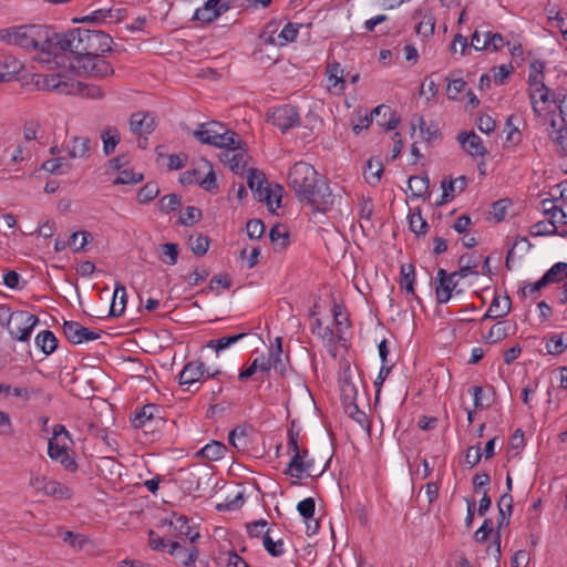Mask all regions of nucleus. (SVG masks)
I'll return each instance as SVG.
<instances>
[{
	"instance_id": "1",
	"label": "nucleus",
	"mask_w": 567,
	"mask_h": 567,
	"mask_svg": "<svg viewBox=\"0 0 567 567\" xmlns=\"http://www.w3.org/2000/svg\"><path fill=\"white\" fill-rule=\"evenodd\" d=\"M112 38L100 30L74 28L55 33L54 60L68 58L70 68L79 75L105 78L114 73L103 54L111 50Z\"/></svg>"
},
{
	"instance_id": "2",
	"label": "nucleus",
	"mask_w": 567,
	"mask_h": 567,
	"mask_svg": "<svg viewBox=\"0 0 567 567\" xmlns=\"http://www.w3.org/2000/svg\"><path fill=\"white\" fill-rule=\"evenodd\" d=\"M288 185L300 202L311 205L316 212L327 213L334 205L336 196L326 179L320 177L315 167L306 162H297L290 168Z\"/></svg>"
},
{
	"instance_id": "3",
	"label": "nucleus",
	"mask_w": 567,
	"mask_h": 567,
	"mask_svg": "<svg viewBox=\"0 0 567 567\" xmlns=\"http://www.w3.org/2000/svg\"><path fill=\"white\" fill-rule=\"evenodd\" d=\"M0 41L28 51H38L39 60L50 62L54 59L55 32L40 24H25L0 30Z\"/></svg>"
},
{
	"instance_id": "4",
	"label": "nucleus",
	"mask_w": 567,
	"mask_h": 567,
	"mask_svg": "<svg viewBox=\"0 0 567 567\" xmlns=\"http://www.w3.org/2000/svg\"><path fill=\"white\" fill-rule=\"evenodd\" d=\"M194 136L203 144L219 148H233L241 144L239 135L219 122L203 123L194 132Z\"/></svg>"
},
{
	"instance_id": "5",
	"label": "nucleus",
	"mask_w": 567,
	"mask_h": 567,
	"mask_svg": "<svg viewBox=\"0 0 567 567\" xmlns=\"http://www.w3.org/2000/svg\"><path fill=\"white\" fill-rule=\"evenodd\" d=\"M131 424L134 429L143 430L144 433L158 432L165 424L163 409L156 404H145L131 415Z\"/></svg>"
},
{
	"instance_id": "6",
	"label": "nucleus",
	"mask_w": 567,
	"mask_h": 567,
	"mask_svg": "<svg viewBox=\"0 0 567 567\" xmlns=\"http://www.w3.org/2000/svg\"><path fill=\"white\" fill-rule=\"evenodd\" d=\"M220 373L221 371L218 369L209 372L204 362L194 360L184 365L178 375V381L181 385L186 386V390L195 392L199 389L197 385L198 383H202L209 378L215 379Z\"/></svg>"
},
{
	"instance_id": "7",
	"label": "nucleus",
	"mask_w": 567,
	"mask_h": 567,
	"mask_svg": "<svg viewBox=\"0 0 567 567\" xmlns=\"http://www.w3.org/2000/svg\"><path fill=\"white\" fill-rule=\"evenodd\" d=\"M247 183L257 200L265 202L271 210H274V204L279 206L280 196L276 195L270 189L262 172L252 168L249 169Z\"/></svg>"
},
{
	"instance_id": "8",
	"label": "nucleus",
	"mask_w": 567,
	"mask_h": 567,
	"mask_svg": "<svg viewBox=\"0 0 567 567\" xmlns=\"http://www.w3.org/2000/svg\"><path fill=\"white\" fill-rule=\"evenodd\" d=\"M40 322V319L28 311H14L12 326L7 327L10 337L20 342H28L31 338L34 327Z\"/></svg>"
},
{
	"instance_id": "9",
	"label": "nucleus",
	"mask_w": 567,
	"mask_h": 567,
	"mask_svg": "<svg viewBox=\"0 0 567 567\" xmlns=\"http://www.w3.org/2000/svg\"><path fill=\"white\" fill-rule=\"evenodd\" d=\"M268 121L282 133L300 125V114L298 109L290 104L275 107L268 115Z\"/></svg>"
},
{
	"instance_id": "10",
	"label": "nucleus",
	"mask_w": 567,
	"mask_h": 567,
	"mask_svg": "<svg viewBox=\"0 0 567 567\" xmlns=\"http://www.w3.org/2000/svg\"><path fill=\"white\" fill-rule=\"evenodd\" d=\"M313 466L315 460L309 456L307 449H302L292 454L284 474L300 480L305 474L312 476Z\"/></svg>"
},
{
	"instance_id": "11",
	"label": "nucleus",
	"mask_w": 567,
	"mask_h": 567,
	"mask_svg": "<svg viewBox=\"0 0 567 567\" xmlns=\"http://www.w3.org/2000/svg\"><path fill=\"white\" fill-rule=\"evenodd\" d=\"M30 485L42 492L44 495L53 496L60 499H70L73 495L72 489L68 486L56 482L48 480L44 476H32L30 480Z\"/></svg>"
},
{
	"instance_id": "12",
	"label": "nucleus",
	"mask_w": 567,
	"mask_h": 567,
	"mask_svg": "<svg viewBox=\"0 0 567 567\" xmlns=\"http://www.w3.org/2000/svg\"><path fill=\"white\" fill-rule=\"evenodd\" d=\"M62 329L65 338L73 344H81L84 342L97 340L103 332L102 330H89L78 321L73 320L64 321Z\"/></svg>"
},
{
	"instance_id": "13",
	"label": "nucleus",
	"mask_w": 567,
	"mask_h": 567,
	"mask_svg": "<svg viewBox=\"0 0 567 567\" xmlns=\"http://www.w3.org/2000/svg\"><path fill=\"white\" fill-rule=\"evenodd\" d=\"M37 85L42 90L54 91L60 94H74L75 83L69 81L60 73L39 75Z\"/></svg>"
},
{
	"instance_id": "14",
	"label": "nucleus",
	"mask_w": 567,
	"mask_h": 567,
	"mask_svg": "<svg viewBox=\"0 0 567 567\" xmlns=\"http://www.w3.org/2000/svg\"><path fill=\"white\" fill-rule=\"evenodd\" d=\"M553 95L551 90L545 82H539L538 85L528 84V97L536 116H540L543 111L547 109L549 102H553Z\"/></svg>"
},
{
	"instance_id": "15",
	"label": "nucleus",
	"mask_w": 567,
	"mask_h": 567,
	"mask_svg": "<svg viewBox=\"0 0 567 567\" xmlns=\"http://www.w3.org/2000/svg\"><path fill=\"white\" fill-rule=\"evenodd\" d=\"M48 455L51 460L59 462L69 472H75L78 470L73 453L69 451L65 443L49 440Z\"/></svg>"
},
{
	"instance_id": "16",
	"label": "nucleus",
	"mask_w": 567,
	"mask_h": 567,
	"mask_svg": "<svg viewBox=\"0 0 567 567\" xmlns=\"http://www.w3.org/2000/svg\"><path fill=\"white\" fill-rule=\"evenodd\" d=\"M457 286V280L455 277H452V274H449L444 269H439L436 274V287L435 295L439 303H447L452 298V292Z\"/></svg>"
},
{
	"instance_id": "17",
	"label": "nucleus",
	"mask_w": 567,
	"mask_h": 567,
	"mask_svg": "<svg viewBox=\"0 0 567 567\" xmlns=\"http://www.w3.org/2000/svg\"><path fill=\"white\" fill-rule=\"evenodd\" d=\"M224 163H227L230 171L237 175L245 172L248 154L241 147V144L234 145L233 148H226L220 156Z\"/></svg>"
},
{
	"instance_id": "18",
	"label": "nucleus",
	"mask_w": 567,
	"mask_h": 567,
	"mask_svg": "<svg viewBox=\"0 0 567 567\" xmlns=\"http://www.w3.org/2000/svg\"><path fill=\"white\" fill-rule=\"evenodd\" d=\"M156 125V118L154 114L150 112H135L130 117V128L134 134H151Z\"/></svg>"
},
{
	"instance_id": "19",
	"label": "nucleus",
	"mask_w": 567,
	"mask_h": 567,
	"mask_svg": "<svg viewBox=\"0 0 567 567\" xmlns=\"http://www.w3.org/2000/svg\"><path fill=\"white\" fill-rule=\"evenodd\" d=\"M457 141L460 142L462 150L473 157H484L487 153L482 138L474 132L460 133L457 135Z\"/></svg>"
},
{
	"instance_id": "20",
	"label": "nucleus",
	"mask_w": 567,
	"mask_h": 567,
	"mask_svg": "<svg viewBox=\"0 0 567 567\" xmlns=\"http://www.w3.org/2000/svg\"><path fill=\"white\" fill-rule=\"evenodd\" d=\"M371 121H377L379 125L388 131L394 130L400 123V117L386 105H379L371 112Z\"/></svg>"
},
{
	"instance_id": "21",
	"label": "nucleus",
	"mask_w": 567,
	"mask_h": 567,
	"mask_svg": "<svg viewBox=\"0 0 567 567\" xmlns=\"http://www.w3.org/2000/svg\"><path fill=\"white\" fill-rule=\"evenodd\" d=\"M168 554L178 558L185 567H190L198 558V549L195 546L184 548L177 542L169 543Z\"/></svg>"
},
{
	"instance_id": "22",
	"label": "nucleus",
	"mask_w": 567,
	"mask_h": 567,
	"mask_svg": "<svg viewBox=\"0 0 567 567\" xmlns=\"http://www.w3.org/2000/svg\"><path fill=\"white\" fill-rule=\"evenodd\" d=\"M92 235L91 233L83 230V231H75L71 235L70 239L68 241L56 239L54 243V249L55 251H62L68 246H72L74 248V251H82L84 250L86 244L89 240H91Z\"/></svg>"
},
{
	"instance_id": "23",
	"label": "nucleus",
	"mask_w": 567,
	"mask_h": 567,
	"mask_svg": "<svg viewBox=\"0 0 567 567\" xmlns=\"http://www.w3.org/2000/svg\"><path fill=\"white\" fill-rule=\"evenodd\" d=\"M91 138L87 136H73L68 146L70 158H89L91 155Z\"/></svg>"
},
{
	"instance_id": "24",
	"label": "nucleus",
	"mask_w": 567,
	"mask_h": 567,
	"mask_svg": "<svg viewBox=\"0 0 567 567\" xmlns=\"http://www.w3.org/2000/svg\"><path fill=\"white\" fill-rule=\"evenodd\" d=\"M467 186V179L465 176H458L455 179H443L441 187L443 190L442 199L437 203L439 205L450 202L455 197L456 194L462 193Z\"/></svg>"
},
{
	"instance_id": "25",
	"label": "nucleus",
	"mask_w": 567,
	"mask_h": 567,
	"mask_svg": "<svg viewBox=\"0 0 567 567\" xmlns=\"http://www.w3.org/2000/svg\"><path fill=\"white\" fill-rule=\"evenodd\" d=\"M218 2H220V0H207L203 7L195 10L193 20L204 23H212L217 20L219 18V12L216 10Z\"/></svg>"
},
{
	"instance_id": "26",
	"label": "nucleus",
	"mask_w": 567,
	"mask_h": 567,
	"mask_svg": "<svg viewBox=\"0 0 567 567\" xmlns=\"http://www.w3.org/2000/svg\"><path fill=\"white\" fill-rule=\"evenodd\" d=\"M101 140L103 143V153L109 156L114 153L116 146L121 142V134L117 127L106 126L101 132Z\"/></svg>"
},
{
	"instance_id": "27",
	"label": "nucleus",
	"mask_w": 567,
	"mask_h": 567,
	"mask_svg": "<svg viewBox=\"0 0 567 567\" xmlns=\"http://www.w3.org/2000/svg\"><path fill=\"white\" fill-rule=\"evenodd\" d=\"M429 188L430 182L426 175L411 176L408 179V189L411 192V196L414 198L429 197Z\"/></svg>"
},
{
	"instance_id": "28",
	"label": "nucleus",
	"mask_w": 567,
	"mask_h": 567,
	"mask_svg": "<svg viewBox=\"0 0 567 567\" xmlns=\"http://www.w3.org/2000/svg\"><path fill=\"white\" fill-rule=\"evenodd\" d=\"M171 525L179 535L189 538L190 543H195L199 537V533L194 532L186 516L174 515V518L171 520Z\"/></svg>"
},
{
	"instance_id": "29",
	"label": "nucleus",
	"mask_w": 567,
	"mask_h": 567,
	"mask_svg": "<svg viewBox=\"0 0 567 567\" xmlns=\"http://www.w3.org/2000/svg\"><path fill=\"white\" fill-rule=\"evenodd\" d=\"M226 450L225 444L218 441H212L200 449L196 455L207 461H218L224 457Z\"/></svg>"
},
{
	"instance_id": "30",
	"label": "nucleus",
	"mask_w": 567,
	"mask_h": 567,
	"mask_svg": "<svg viewBox=\"0 0 567 567\" xmlns=\"http://www.w3.org/2000/svg\"><path fill=\"white\" fill-rule=\"evenodd\" d=\"M247 333L241 332L234 336H225L218 339H212L206 343V348H209L216 352L218 355L221 351L228 349L233 344L237 343L241 339H244Z\"/></svg>"
},
{
	"instance_id": "31",
	"label": "nucleus",
	"mask_w": 567,
	"mask_h": 567,
	"mask_svg": "<svg viewBox=\"0 0 567 567\" xmlns=\"http://www.w3.org/2000/svg\"><path fill=\"white\" fill-rule=\"evenodd\" d=\"M35 346L44 353L51 354L58 348V339L50 330H43L35 337Z\"/></svg>"
},
{
	"instance_id": "32",
	"label": "nucleus",
	"mask_w": 567,
	"mask_h": 567,
	"mask_svg": "<svg viewBox=\"0 0 567 567\" xmlns=\"http://www.w3.org/2000/svg\"><path fill=\"white\" fill-rule=\"evenodd\" d=\"M416 123L412 124V131L415 132L416 126L420 128V134L429 144L435 143L440 138V133L436 126H427L422 116L416 117Z\"/></svg>"
},
{
	"instance_id": "33",
	"label": "nucleus",
	"mask_w": 567,
	"mask_h": 567,
	"mask_svg": "<svg viewBox=\"0 0 567 567\" xmlns=\"http://www.w3.org/2000/svg\"><path fill=\"white\" fill-rule=\"evenodd\" d=\"M383 173V164L380 158H370L367 163V169L364 172L365 181L375 186L379 184Z\"/></svg>"
},
{
	"instance_id": "34",
	"label": "nucleus",
	"mask_w": 567,
	"mask_h": 567,
	"mask_svg": "<svg viewBox=\"0 0 567 567\" xmlns=\"http://www.w3.org/2000/svg\"><path fill=\"white\" fill-rule=\"evenodd\" d=\"M262 546L272 557H280L285 554V543L282 539L274 540L268 528L262 535Z\"/></svg>"
},
{
	"instance_id": "35",
	"label": "nucleus",
	"mask_w": 567,
	"mask_h": 567,
	"mask_svg": "<svg viewBox=\"0 0 567 567\" xmlns=\"http://www.w3.org/2000/svg\"><path fill=\"white\" fill-rule=\"evenodd\" d=\"M410 229L416 236L425 235L429 229L426 220L422 217L421 208L416 207L409 214Z\"/></svg>"
},
{
	"instance_id": "36",
	"label": "nucleus",
	"mask_w": 567,
	"mask_h": 567,
	"mask_svg": "<svg viewBox=\"0 0 567 567\" xmlns=\"http://www.w3.org/2000/svg\"><path fill=\"white\" fill-rule=\"evenodd\" d=\"M549 137L558 146L561 154H567V123L564 117L559 118V128L549 131Z\"/></svg>"
},
{
	"instance_id": "37",
	"label": "nucleus",
	"mask_w": 567,
	"mask_h": 567,
	"mask_svg": "<svg viewBox=\"0 0 567 567\" xmlns=\"http://www.w3.org/2000/svg\"><path fill=\"white\" fill-rule=\"evenodd\" d=\"M547 285L563 281L567 278V262H556L543 276Z\"/></svg>"
},
{
	"instance_id": "38",
	"label": "nucleus",
	"mask_w": 567,
	"mask_h": 567,
	"mask_svg": "<svg viewBox=\"0 0 567 567\" xmlns=\"http://www.w3.org/2000/svg\"><path fill=\"white\" fill-rule=\"evenodd\" d=\"M159 259L163 264L168 266L176 265L179 254V247L176 243H165L159 246Z\"/></svg>"
},
{
	"instance_id": "39",
	"label": "nucleus",
	"mask_w": 567,
	"mask_h": 567,
	"mask_svg": "<svg viewBox=\"0 0 567 567\" xmlns=\"http://www.w3.org/2000/svg\"><path fill=\"white\" fill-rule=\"evenodd\" d=\"M203 169H207L206 175L199 179V186L207 192H215L218 188L216 176L210 162L202 159Z\"/></svg>"
},
{
	"instance_id": "40",
	"label": "nucleus",
	"mask_w": 567,
	"mask_h": 567,
	"mask_svg": "<svg viewBox=\"0 0 567 567\" xmlns=\"http://www.w3.org/2000/svg\"><path fill=\"white\" fill-rule=\"evenodd\" d=\"M42 168L51 174H65L71 169V164L64 157H54L45 161Z\"/></svg>"
},
{
	"instance_id": "41",
	"label": "nucleus",
	"mask_w": 567,
	"mask_h": 567,
	"mask_svg": "<svg viewBox=\"0 0 567 567\" xmlns=\"http://www.w3.org/2000/svg\"><path fill=\"white\" fill-rule=\"evenodd\" d=\"M20 70V63L10 56L0 55V73H3V81H10Z\"/></svg>"
},
{
	"instance_id": "42",
	"label": "nucleus",
	"mask_w": 567,
	"mask_h": 567,
	"mask_svg": "<svg viewBox=\"0 0 567 567\" xmlns=\"http://www.w3.org/2000/svg\"><path fill=\"white\" fill-rule=\"evenodd\" d=\"M544 70H545L544 61L533 60L528 66L527 83L538 85L539 82H544V80H545Z\"/></svg>"
},
{
	"instance_id": "43",
	"label": "nucleus",
	"mask_w": 567,
	"mask_h": 567,
	"mask_svg": "<svg viewBox=\"0 0 567 567\" xmlns=\"http://www.w3.org/2000/svg\"><path fill=\"white\" fill-rule=\"evenodd\" d=\"M312 333L317 334L327 346H334L336 336L330 327H323L320 319H316L312 326Z\"/></svg>"
},
{
	"instance_id": "44",
	"label": "nucleus",
	"mask_w": 567,
	"mask_h": 567,
	"mask_svg": "<svg viewBox=\"0 0 567 567\" xmlns=\"http://www.w3.org/2000/svg\"><path fill=\"white\" fill-rule=\"evenodd\" d=\"M414 267L412 265H403L401 267L400 285L402 289H405L412 296H414Z\"/></svg>"
},
{
	"instance_id": "45",
	"label": "nucleus",
	"mask_w": 567,
	"mask_h": 567,
	"mask_svg": "<svg viewBox=\"0 0 567 567\" xmlns=\"http://www.w3.org/2000/svg\"><path fill=\"white\" fill-rule=\"evenodd\" d=\"M341 395L343 403L348 406V409L358 410L357 404H354V400L357 398V388L352 382L343 380L341 384Z\"/></svg>"
},
{
	"instance_id": "46",
	"label": "nucleus",
	"mask_w": 567,
	"mask_h": 567,
	"mask_svg": "<svg viewBox=\"0 0 567 567\" xmlns=\"http://www.w3.org/2000/svg\"><path fill=\"white\" fill-rule=\"evenodd\" d=\"M189 241L190 249L196 256H204L207 252L210 244L208 236L202 234L190 236Z\"/></svg>"
},
{
	"instance_id": "47",
	"label": "nucleus",
	"mask_w": 567,
	"mask_h": 567,
	"mask_svg": "<svg viewBox=\"0 0 567 567\" xmlns=\"http://www.w3.org/2000/svg\"><path fill=\"white\" fill-rule=\"evenodd\" d=\"M555 234H558V229L549 217L547 220L537 221L532 226V235L534 236H551Z\"/></svg>"
},
{
	"instance_id": "48",
	"label": "nucleus",
	"mask_w": 567,
	"mask_h": 567,
	"mask_svg": "<svg viewBox=\"0 0 567 567\" xmlns=\"http://www.w3.org/2000/svg\"><path fill=\"white\" fill-rule=\"evenodd\" d=\"M158 194H159L158 185L154 182H148L140 189V192L137 194V200L141 204H146V203L153 200L154 198H156Z\"/></svg>"
},
{
	"instance_id": "49",
	"label": "nucleus",
	"mask_w": 567,
	"mask_h": 567,
	"mask_svg": "<svg viewBox=\"0 0 567 567\" xmlns=\"http://www.w3.org/2000/svg\"><path fill=\"white\" fill-rule=\"evenodd\" d=\"M507 324L505 322H497L494 324L488 333L485 336L487 343L494 344L507 337Z\"/></svg>"
},
{
	"instance_id": "50",
	"label": "nucleus",
	"mask_w": 567,
	"mask_h": 567,
	"mask_svg": "<svg viewBox=\"0 0 567 567\" xmlns=\"http://www.w3.org/2000/svg\"><path fill=\"white\" fill-rule=\"evenodd\" d=\"M491 312H495V316L501 318L505 317L511 310V299L505 296L502 300L499 296H495L488 307Z\"/></svg>"
},
{
	"instance_id": "51",
	"label": "nucleus",
	"mask_w": 567,
	"mask_h": 567,
	"mask_svg": "<svg viewBox=\"0 0 567 567\" xmlns=\"http://www.w3.org/2000/svg\"><path fill=\"white\" fill-rule=\"evenodd\" d=\"M269 237L271 244L279 250L284 249L289 243L288 234L280 226H274L270 229Z\"/></svg>"
},
{
	"instance_id": "52",
	"label": "nucleus",
	"mask_w": 567,
	"mask_h": 567,
	"mask_svg": "<svg viewBox=\"0 0 567 567\" xmlns=\"http://www.w3.org/2000/svg\"><path fill=\"white\" fill-rule=\"evenodd\" d=\"M466 82L462 78L447 79L446 95L450 100H458V95L464 92Z\"/></svg>"
},
{
	"instance_id": "53",
	"label": "nucleus",
	"mask_w": 567,
	"mask_h": 567,
	"mask_svg": "<svg viewBox=\"0 0 567 567\" xmlns=\"http://www.w3.org/2000/svg\"><path fill=\"white\" fill-rule=\"evenodd\" d=\"M182 198L177 194L173 193L166 195L159 199V210L163 213H169L177 209L181 206Z\"/></svg>"
},
{
	"instance_id": "54",
	"label": "nucleus",
	"mask_w": 567,
	"mask_h": 567,
	"mask_svg": "<svg viewBox=\"0 0 567 567\" xmlns=\"http://www.w3.org/2000/svg\"><path fill=\"white\" fill-rule=\"evenodd\" d=\"M75 93H80L81 95L90 99L103 97V91L100 86L84 84L81 82L75 83Z\"/></svg>"
},
{
	"instance_id": "55",
	"label": "nucleus",
	"mask_w": 567,
	"mask_h": 567,
	"mask_svg": "<svg viewBox=\"0 0 567 567\" xmlns=\"http://www.w3.org/2000/svg\"><path fill=\"white\" fill-rule=\"evenodd\" d=\"M144 178L143 174L135 173L132 169H123L118 176L115 178L114 184H123V185H130V184H137L142 182Z\"/></svg>"
},
{
	"instance_id": "56",
	"label": "nucleus",
	"mask_w": 567,
	"mask_h": 567,
	"mask_svg": "<svg viewBox=\"0 0 567 567\" xmlns=\"http://www.w3.org/2000/svg\"><path fill=\"white\" fill-rule=\"evenodd\" d=\"M202 217V212L195 206H188L179 216V223L184 226H190L197 223Z\"/></svg>"
},
{
	"instance_id": "57",
	"label": "nucleus",
	"mask_w": 567,
	"mask_h": 567,
	"mask_svg": "<svg viewBox=\"0 0 567 567\" xmlns=\"http://www.w3.org/2000/svg\"><path fill=\"white\" fill-rule=\"evenodd\" d=\"M316 503L312 497H307L298 503L297 511L305 518L306 522L313 518Z\"/></svg>"
},
{
	"instance_id": "58",
	"label": "nucleus",
	"mask_w": 567,
	"mask_h": 567,
	"mask_svg": "<svg viewBox=\"0 0 567 567\" xmlns=\"http://www.w3.org/2000/svg\"><path fill=\"white\" fill-rule=\"evenodd\" d=\"M566 349L567 344L564 342L561 334H555L546 342V351L549 354L558 355Z\"/></svg>"
},
{
	"instance_id": "59",
	"label": "nucleus",
	"mask_w": 567,
	"mask_h": 567,
	"mask_svg": "<svg viewBox=\"0 0 567 567\" xmlns=\"http://www.w3.org/2000/svg\"><path fill=\"white\" fill-rule=\"evenodd\" d=\"M62 539L64 543H69L74 549L80 550L84 547V545L89 542L81 534H74L71 530H65L62 533Z\"/></svg>"
},
{
	"instance_id": "60",
	"label": "nucleus",
	"mask_w": 567,
	"mask_h": 567,
	"mask_svg": "<svg viewBox=\"0 0 567 567\" xmlns=\"http://www.w3.org/2000/svg\"><path fill=\"white\" fill-rule=\"evenodd\" d=\"M246 231L250 239H259L265 233V225L260 219H251L246 225Z\"/></svg>"
},
{
	"instance_id": "61",
	"label": "nucleus",
	"mask_w": 567,
	"mask_h": 567,
	"mask_svg": "<svg viewBox=\"0 0 567 567\" xmlns=\"http://www.w3.org/2000/svg\"><path fill=\"white\" fill-rule=\"evenodd\" d=\"M299 27L300 24L291 22L287 23L278 35L279 39H282L284 41L281 44L295 41L299 32Z\"/></svg>"
},
{
	"instance_id": "62",
	"label": "nucleus",
	"mask_w": 567,
	"mask_h": 567,
	"mask_svg": "<svg viewBox=\"0 0 567 567\" xmlns=\"http://www.w3.org/2000/svg\"><path fill=\"white\" fill-rule=\"evenodd\" d=\"M342 74H343V71L340 68L339 63H333V64L328 65L327 75H328L329 83H330L329 86H337L339 83H343L344 81H343Z\"/></svg>"
},
{
	"instance_id": "63",
	"label": "nucleus",
	"mask_w": 567,
	"mask_h": 567,
	"mask_svg": "<svg viewBox=\"0 0 567 567\" xmlns=\"http://www.w3.org/2000/svg\"><path fill=\"white\" fill-rule=\"evenodd\" d=\"M471 45L476 51L488 50V41L486 31L475 30L472 34Z\"/></svg>"
},
{
	"instance_id": "64",
	"label": "nucleus",
	"mask_w": 567,
	"mask_h": 567,
	"mask_svg": "<svg viewBox=\"0 0 567 567\" xmlns=\"http://www.w3.org/2000/svg\"><path fill=\"white\" fill-rule=\"evenodd\" d=\"M548 19L556 21V27L559 28L561 33L567 37V13H563L559 10L550 9L548 11Z\"/></svg>"
}]
</instances>
